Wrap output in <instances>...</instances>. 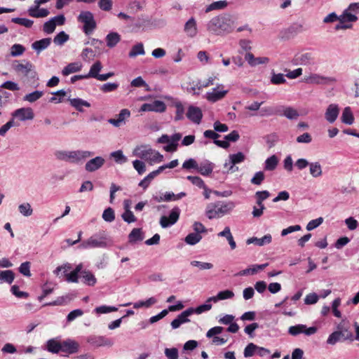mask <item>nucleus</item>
Wrapping results in <instances>:
<instances>
[{"label": "nucleus", "instance_id": "obj_1", "mask_svg": "<svg viewBox=\"0 0 359 359\" xmlns=\"http://www.w3.org/2000/svg\"><path fill=\"white\" fill-rule=\"evenodd\" d=\"M236 18L229 13H223L212 18L207 23V30L216 35L231 33L235 27Z\"/></svg>", "mask_w": 359, "mask_h": 359}, {"label": "nucleus", "instance_id": "obj_2", "mask_svg": "<svg viewBox=\"0 0 359 359\" xmlns=\"http://www.w3.org/2000/svg\"><path fill=\"white\" fill-rule=\"evenodd\" d=\"M55 158L72 164H79L93 156V152L87 150H57L54 153Z\"/></svg>", "mask_w": 359, "mask_h": 359}, {"label": "nucleus", "instance_id": "obj_3", "mask_svg": "<svg viewBox=\"0 0 359 359\" xmlns=\"http://www.w3.org/2000/svg\"><path fill=\"white\" fill-rule=\"evenodd\" d=\"M236 207L233 201L209 203L205 208V215L209 219L220 218L230 213Z\"/></svg>", "mask_w": 359, "mask_h": 359}, {"label": "nucleus", "instance_id": "obj_4", "mask_svg": "<svg viewBox=\"0 0 359 359\" xmlns=\"http://www.w3.org/2000/svg\"><path fill=\"white\" fill-rule=\"evenodd\" d=\"M133 155L147 161L151 165L163 161L162 154L146 144L136 147L133 151Z\"/></svg>", "mask_w": 359, "mask_h": 359}, {"label": "nucleus", "instance_id": "obj_5", "mask_svg": "<svg viewBox=\"0 0 359 359\" xmlns=\"http://www.w3.org/2000/svg\"><path fill=\"white\" fill-rule=\"evenodd\" d=\"M79 22L83 25V31L86 35L90 34L96 28V22L90 11H81L77 17Z\"/></svg>", "mask_w": 359, "mask_h": 359}, {"label": "nucleus", "instance_id": "obj_6", "mask_svg": "<svg viewBox=\"0 0 359 359\" xmlns=\"http://www.w3.org/2000/svg\"><path fill=\"white\" fill-rule=\"evenodd\" d=\"M304 81L311 85H331L337 82L333 76H325L316 73H310L304 76Z\"/></svg>", "mask_w": 359, "mask_h": 359}, {"label": "nucleus", "instance_id": "obj_7", "mask_svg": "<svg viewBox=\"0 0 359 359\" xmlns=\"http://www.w3.org/2000/svg\"><path fill=\"white\" fill-rule=\"evenodd\" d=\"M228 93L229 90L225 89V86L223 84L218 83L216 87L208 91L203 97L208 102L215 103L224 99Z\"/></svg>", "mask_w": 359, "mask_h": 359}, {"label": "nucleus", "instance_id": "obj_8", "mask_svg": "<svg viewBox=\"0 0 359 359\" xmlns=\"http://www.w3.org/2000/svg\"><path fill=\"white\" fill-rule=\"evenodd\" d=\"M107 243L104 237H97L93 236L90 237L88 239L81 242L79 248L80 249H89L95 248H106Z\"/></svg>", "mask_w": 359, "mask_h": 359}, {"label": "nucleus", "instance_id": "obj_9", "mask_svg": "<svg viewBox=\"0 0 359 359\" xmlns=\"http://www.w3.org/2000/svg\"><path fill=\"white\" fill-rule=\"evenodd\" d=\"M180 215V209L175 207L172 209L168 217L162 216L160 218V225L162 228H168L175 224L179 219Z\"/></svg>", "mask_w": 359, "mask_h": 359}, {"label": "nucleus", "instance_id": "obj_10", "mask_svg": "<svg viewBox=\"0 0 359 359\" xmlns=\"http://www.w3.org/2000/svg\"><path fill=\"white\" fill-rule=\"evenodd\" d=\"M12 118H17L20 121H31L34 118V114L30 107H22L15 110L12 114Z\"/></svg>", "mask_w": 359, "mask_h": 359}, {"label": "nucleus", "instance_id": "obj_11", "mask_svg": "<svg viewBox=\"0 0 359 359\" xmlns=\"http://www.w3.org/2000/svg\"><path fill=\"white\" fill-rule=\"evenodd\" d=\"M165 109L166 105L163 101L154 100L149 103L143 104L140 109V111H154L162 113L164 112Z\"/></svg>", "mask_w": 359, "mask_h": 359}, {"label": "nucleus", "instance_id": "obj_12", "mask_svg": "<svg viewBox=\"0 0 359 359\" xmlns=\"http://www.w3.org/2000/svg\"><path fill=\"white\" fill-rule=\"evenodd\" d=\"M316 332V327H310L308 328L305 325L302 324L291 326L288 329V333L292 336H297L301 333L310 336L314 334Z\"/></svg>", "mask_w": 359, "mask_h": 359}, {"label": "nucleus", "instance_id": "obj_13", "mask_svg": "<svg viewBox=\"0 0 359 359\" xmlns=\"http://www.w3.org/2000/svg\"><path fill=\"white\" fill-rule=\"evenodd\" d=\"M13 68L18 74L27 76L33 70L34 66L29 61L23 60L21 62L19 61H15L13 64Z\"/></svg>", "mask_w": 359, "mask_h": 359}, {"label": "nucleus", "instance_id": "obj_14", "mask_svg": "<svg viewBox=\"0 0 359 359\" xmlns=\"http://www.w3.org/2000/svg\"><path fill=\"white\" fill-rule=\"evenodd\" d=\"M87 341L95 348L101 346L111 347L113 345V341L111 339L103 336H90L87 339Z\"/></svg>", "mask_w": 359, "mask_h": 359}, {"label": "nucleus", "instance_id": "obj_15", "mask_svg": "<svg viewBox=\"0 0 359 359\" xmlns=\"http://www.w3.org/2000/svg\"><path fill=\"white\" fill-rule=\"evenodd\" d=\"M294 61L296 64L309 66L315 64V57L311 52H304L297 54L294 57Z\"/></svg>", "mask_w": 359, "mask_h": 359}, {"label": "nucleus", "instance_id": "obj_16", "mask_svg": "<svg viewBox=\"0 0 359 359\" xmlns=\"http://www.w3.org/2000/svg\"><path fill=\"white\" fill-rule=\"evenodd\" d=\"M130 111L128 109H123L117 115V118H109L108 122L114 127L118 128L126 124L127 119L130 116Z\"/></svg>", "mask_w": 359, "mask_h": 359}, {"label": "nucleus", "instance_id": "obj_17", "mask_svg": "<svg viewBox=\"0 0 359 359\" xmlns=\"http://www.w3.org/2000/svg\"><path fill=\"white\" fill-rule=\"evenodd\" d=\"M79 348V344L73 339H68L61 342L60 351L65 353L66 355L77 353Z\"/></svg>", "mask_w": 359, "mask_h": 359}, {"label": "nucleus", "instance_id": "obj_18", "mask_svg": "<svg viewBox=\"0 0 359 359\" xmlns=\"http://www.w3.org/2000/svg\"><path fill=\"white\" fill-rule=\"evenodd\" d=\"M194 313L193 308H189L181 313L175 319L171 322L172 329H177L180 325L185 323H189L190 320L189 316Z\"/></svg>", "mask_w": 359, "mask_h": 359}, {"label": "nucleus", "instance_id": "obj_19", "mask_svg": "<svg viewBox=\"0 0 359 359\" xmlns=\"http://www.w3.org/2000/svg\"><path fill=\"white\" fill-rule=\"evenodd\" d=\"M105 163V159L102 156H96L89 160L85 165V170L88 172L100 169Z\"/></svg>", "mask_w": 359, "mask_h": 359}, {"label": "nucleus", "instance_id": "obj_20", "mask_svg": "<svg viewBox=\"0 0 359 359\" xmlns=\"http://www.w3.org/2000/svg\"><path fill=\"white\" fill-rule=\"evenodd\" d=\"M187 116L191 122L199 124L203 118V113L199 107L190 105L187 112Z\"/></svg>", "mask_w": 359, "mask_h": 359}, {"label": "nucleus", "instance_id": "obj_21", "mask_svg": "<svg viewBox=\"0 0 359 359\" xmlns=\"http://www.w3.org/2000/svg\"><path fill=\"white\" fill-rule=\"evenodd\" d=\"M339 114V107L337 104H330L326 109L325 118L330 123H333Z\"/></svg>", "mask_w": 359, "mask_h": 359}, {"label": "nucleus", "instance_id": "obj_22", "mask_svg": "<svg viewBox=\"0 0 359 359\" xmlns=\"http://www.w3.org/2000/svg\"><path fill=\"white\" fill-rule=\"evenodd\" d=\"M184 32L187 36L194 38L198 34L196 20L194 17L190 18L184 25Z\"/></svg>", "mask_w": 359, "mask_h": 359}, {"label": "nucleus", "instance_id": "obj_23", "mask_svg": "<svg viewBox=\"0 0 359 359\" xmlns=\"http://www.w3.org/2000/svg\"><path fill=\"white\" fill-rule=\"evenodd\" d=\"M214 168V163L205 160L202 161L199 165L198 164L197 170L202 175L208 176L212 172Z\"/></svg>", "mask_w": 359, "mask_h": 359}, {"label": "nucleus", "instance_id": "obj_24", "mask_svg": "<svg viewBox=\"0 0 359 359\" xmlns=\"http://www.w3.org/2000/svg\"><path fill=\"white\" fill-rule=\"evenodd\" d=\"M229 158V163H231L229 171L234 172L238 170V168H234V165L243 162L245 160V156L242 152H238L237 154H230Z\"/></svg>", "mask_w": 359, "mask_h": 359}, {"label": "nucleus", "instance_id": "obj_25", "mask_svg": "<svg viewBox=\"0 0 359 359\" xmlns=\"http://www.w3.org/2000/svg\"><path fill=\"white\" fill-rule=\"evenodd\" d=\"M50 38H44L39 41H34L32 44V48L34 49L37 54H39L41 51L46 49L51 43Z\"/></svg>", "mask_w": 359, "mask_h": 359}, {"label": "nucleus", "instance_id": "obj_26", "mask_svg": "<svg viewBox=\"0 0 359 359\" xmlns=\"http://www.w3.org/2000/svg\"><path fill=\"white\" fill-rule=\"evenodd\" d=\"M233 297H234V293L233 291L229 290H226L219 292L216 296L209 297L207 299V302H213L215 303L219 300H225V299H231Z\"/></svg>", "mask_w": 359, "mask_h": 359}, {"label": "nucleus", "instance_id": "obj_27", "mask_svg": "<svg viewBox=\"0 0 359 359\" xmlns=\"http://www.w3.org/2000/svg\"><path fill=\"white\" fill-rule=\"evenodd\" d=\"M28 13L31 17L40 18L48 16L50 12L46 8H40L37 6H32L28 9Z\"/></svg>", "mask_w": 359, "mask_h": 359}, {"label": "nucleus", "instance_id": "obj_28", "mask_svg": "<svg viewBox=\"0 0 359 359\" xmlns=\"http://www.w3.org/2000/svg\"><path fill=\"white\" fill-rule=\"evenodd\" d=\"M309 168V174L313 178H318L323 175V167L320 162H311Z\"/></svg>", "mask_w": 359, "mask_h": 359}, {"label": "nucleus", "instance_id": "obj_29", "mask_svg": "<svg viewBox=\"0 0 359 359\" xmlns=\"http://www.w3.org/2000/svg\"><path fill=\"white\" fill-rule=\"evenodd\" d=\"M82 68V64L80 62H75L68 64L62 70L63 76H68L71 74L79 72Z\"/></svg>", "mask_w": 359, "mask_h": 359}, {"label": "nucleus", "instance_id": "obj_30", "mask_svg": "<svg viewBox=\"0 0 359 359\" xmlns=\"http://www.w3.org/2000/svg\"><path fill=\"white\" fill-rule=\"evenodd\" d=\"M272 241V237L270 234H266L261 238L257 237H252L247 240L248 244L255 243L258 246H263L266 244H269Z\"/></svg>", "mask_w": 359, "mask_h": 359}, {"label": "nucleus", "instance_id": "obj_31", "mask_svg": "<svg viewBox=\"0 0 359 359\" xmlns=\"http://www.w3.org/2000/svg\"><path fill=\"white\" fill-rule=\"evenodd\" d=\"M15 279V273L11 270L0 271V285H11Z\"/></svg>", "mask_w": 359, "mask_h": 359}, {"label": "nucleus", "instance_id": "obj_32", "mask_svg": "<svg viewBox=\"0 0 359 359\" xmlns=\"http://www.w3.org/2000/svg\"><path fill=\"white\" fill-rule=\"evenodd\" d=\"M70 104L74 107L75 108L76 110L79 111H83V107H90V104L86 101V100H83L81 98H69L68 99Z\"/></svg>", "mask_w": 359, "mask_h": 359}, {"label": "nucleus", "instance_id": "obj_33", "mask_svg": "<svg viewBox=\"0 0 359 359\" xmlns=\"http://www.w3.org/2000/svg\"><path fill=\"white\" fill-rule=\"evenodd\" d=\"M228 2L226 0H221L214 1L205 8V13H209L212 11L222 10L227 7Z\"/></svg>", "mask_w": 359, "mask_h": 359}, {"label": "nucleus", "instance_id": "obj_34", "mask_svg": "<svg viewBox=\"0 0 359 359\" xmlns=\"http://www.w3.org/2000/svg\"><path fill=\"white\" fill-rule=\"evenodd\" d=\"M161 172L158 168L156 170L152 171L148 175H147L142 180L140 181V182L139 183V186L142 187L144 189H146L149 187L152 180L154 179V177H156Z\"/></svg>", "mask_w": 359, "mask_h": 359}, {"label": "nucleus", "instance_id": "obj_35", "mask_svg": "<svg viewBox=\"0 0 359 359\" xmlns=\"http://www.w3.org/2000/svg\"><path fill=\"white\" fill-rule=\"evenodd\" d=\"M46 348L49 352L57 353L61 349V342L56 339H49L46 343Z\"/></svg>", "mask_w": 359, "mask_h": 359}, {"label": "nucleus", "instance_id": "obj_36", "mask_svg": "<svg viewBox=\"0 0 359 359\" xmlns=\"http://www.w3.org/2000/svg\"><path fill=\"white\" fill-rule=\"evenodd\" d=\"M341 121L347 125H352L354 121V117L349 107L344 108L341 117Z\"/></svg>", "mask_w": 359, "mask_h": 359}, {"label": "nucleus", "instance_id": "obj_37", "mask_svg": "<svg viewBox=\"0 0 359 359\" xmlns=\"http://www.w3.org/2000/svg\"><path fill=\"white\" fill-rule=\"evenodd\" d=\"M337 330L341 332V337L343 340H350L352 341L355 339L353 333L351 332L347 327H344L342 323L338 325Z\"/></svg>", "mask_w": 359, "mask_h": 359}, {"label": "nucleus", "instance_id": "obj_38", "mask_svg": "<svg viewBox=\"0 0 359 359\" xmlns=\"http://www.w3.org/2000/svg\"><path fill=\"white\" fill-rule=\"evenodd\" d=\"M121 40V36L117 32H111L106 36L107 45L109 48L114 47Z\"/></svg>", "mask_w": 359, "mask_h": 359}, {"label": "nucleus", "instance_id": "obj_39", "mask_svg": "<svg viewBox=\"0 0 359 359\" xmlns=\"http://www.w3.org/2000/svg\"><path fill=\"white\" fill-rule=\"evenodd\" d=\"M156 302H157V299L155 297H152L147 299L145 301H139V302L134 303L133 308L136 309H140L142 307L149 308L151 306H153L154 304H155Z\"/></svg>", "mask_w": 359, "mask_h": 359}, {"label": "nucleus", "instance_id": "obj_40", "mask_svg": "<svg viewBox=\"0 0 359 359\" xmlns=\"http://www.w3.org/2000/svg\"><path fill=\"white\" fill-rule=\"evenodd\" d=\"M102 65L100 61L95 62L90 67L88 76L89 78H95L97 79L100 76L99 72L102 70Z\"/></svg>", "mask_w": 359, "mask_h": 359}, {"label": "nucleus", "instance_id": "obj_41", "mask_svg": "<svg viewBox=\"0 0 359 359\" xmlns=\"http://www.w3.org/2000/svg\"><path fill=\"white\" fill-rule=\"evenodd\" d=\"M145 54L144 45L142 43H138L133 46L128 53L130 57H135L137 55H144Z\"/></svg>", "mask_w": 359, "mask_h": 359}, {"label": "nucleus", "instance_id": "obj_42", "mask_svg": "<svg viewBox=\"0 0 359 359\" xmlns=\"http://www.w3.org/2000/svg\"><path fill=\"white\" fill-rule=\"evenodd\" d=\"M349 11L348 8L345 10L344 13L339 17L341 23L355 22L358 20L356 15L351 13Z\"/></svg>", "mask_w": 359, "mask_h": 359}, {"label": "nucleus", "instance_id": "obj_43", "mask_svg": "<svg viewBox=\"0 0 359 359\" xmlns=\"http://www.w3.org/2000/svg\"><path fill=\"white\" fill-rule=\"evenodd\" d=\"M110 157L114 158L118 164H123L128 161V158L123 154L121 150H117L110 154Z\"/></svg>", "mask_w": 359, "mask_h": 359}, {"label": "nucleus", "instance_id": "obj_44", "mask_svg": "<svg viewBox=\"0 0 359 359\" xmlns=\"http://www.w3.org/2000/svg\"><path fill=\"white\" fill-rule=\"evenodd\" d=\"M278 163V158L276 155H272L265 161L264 169L266 170H273Z\"/></svg>", "mask_w": 359, "mask_h": 359}, {"label": "nucleus", "instance_id": "obj_45", "mask_svg": "<svg viewBox=\"0 0 359 359\" xmlns=\"http://www.w3.org/2000/svg\"><path fill=\"white\" fill-rule=\"evenodd\" d=\"M20 213L25 217H29L33 214V209L29 203H23L18 205Z\"/></svg>", "mask_w": 359, "mask_h": 359}, {"label": "nucleus", "instance_id": "obj_46", "mask_svg": "<svg viewBox=\"0 0 359 359\" xmlns=\"http://www.w3.org/2000/svg\"><path fill=\"white\" fill-rule=\"evenodd\" d=\"M201 239V235L195 233H190L185 237L184 241L188 245H194L199 243Z\"/></svg>", "mask_w": 359, "mask_h": 359}, {"label": "nucleus", "instance_id": "obj_47", "mask_svg": "<svg viewBox=\"0 0 359 359\" xmlns=\"http://www.w3.org/2000/svg\"><path fill=\"white\" fill-rule=\"evenodd\" d=\"M129 241L135 243L138 241H142L144 237L141 229H133L128 236Z\"/></svg>", "mask_w": 359, "mask_h": 359}, {"label": "nucleus", "instance_id": "obj_48", "mask_svg": "<svg viewBox=\"0 0 359 359\" xmlns=\"http://www.w3.org/2000/svg\"><path fill=\"white\" fill-rule=\"evenodd\" d=\"M69 39V36L64 31L59 32L53 39V42L57 46H62Z\"/></svg>", "mask_w": 359, "mask_h": 359}, {"label": "nucleus", "instance_id": "obj_49", "mask_svg": "<svg viewBox=\"0 0 359 359\" xmlns=\"http://www.w3.org/2000/svg\"><path fill=\"white\" fill-rule=\"evenodd\" d=\"M43 95V91L40 90H35L31 93L27 94L24 97L23 100L25 101L29 102H34L39 99H40Z\"/></svg>", "mask_w": 359, "mask_h": 359}, {"label": "nucleus", "instance_id": "obj_50", "mask_svg": "<svg viewBox=\"0 0 359 359\" xmlns=\"http://www.w3.org/2000/svg\"><path fill=\"white\" fill-rule=\"evenodd\" d=\"M283 115L290 120L297 119L299 116L298 111L290 107H285L283 109Z\"/></svg>", "mask_w": 359, "mask_h": 359}, {"label": "nucleus", "instance_id": "obj_51", "mask_svg": "<svg viewBox=\"0 0 359 359\" xmlns=\"http://www.w3.org/2000/svg\"><path fill=\"white\" fill-rule=\"evenodd\" d=\"M82 278L84 280V283L88 285H94L96 283V278L95 276L89 271H83L82 272Z\"/></svg>", "mask_w": 359, "mask_h": 359}, {"label": "nucleus", "instance_id": "obj_52", "mask_svg": "<svg viewBox=\"0 0 359 359\" xmlns=\"http://www.w3.org/2000/svg\"><path fill=\"white\" fill-rule=\"evenodd\" d=\"M25 51V48L22 45L15 43L11 47L10 54L12 57H18L22 55Z\"/></svg>", "mask_w": 359, "mask_h": 359}, {"label": "nucleus", "instance_id": "obj_53", "mask_svg": "<svg viewBox=\"0 0 359 359\" xmlns=\"http://www.w3.org/2000/svg\"><path fill=\"white\" fill-rule=\"evenodd\" d=\"M270 194L268 191H259L255 193L257 205H264L263 201L268 198Z\"/></svg>", "mask_w": 359, "mask_h": 359}, {"label": "nucleus", "instance_id": "obj_54", "mask_svg": "<svg viewBox=\"0 0 359 359\" xmlns=\"http://www.w3.org/2000/svg\"><path fill=\"white\" fill-rule=\"evenodd\" d=\"M102 219L107 222H111L115 219V213L111 208H107L102 213Z\"/></svg>", "mask_w": 359, "mask_h": 359}, {"label": "nucleus", "instance_id": "obj_55", "mask_svg": "<svg viewBox=\"0 0 359 359\" xmlns=\"http://www.w3.org/2000/svg\"><path fill=\"white\" fill-rule=\"evenodd\" d=\"M12 22L27 28L31 27L34 23L33 20L22 18H14L12 19Z\"/></svg>", "mask_w": 359, "mask_h": 359}, {"label": "nucleus", "instance_id": "obj_56", "mask_svg": "<svg viewBox=\"0 0 359 359\" xmlns=\"http://www.w3.org/2000/svg\"><path fill=\"white\" fill-rule=\"evenodd\" d=\"M191 265L198 267L200 270H209L212 269L213 264L209 262H202L199 261H191Z\"/></svg>", "mask_w": 359, "mask_h": 359}, {"label": "nucleus", "instance_id": "obj_57", "mask_svg": "<svg viewBox=\"0 0 359 359\" xmlns=\"http://www.w3.org/2000/svg\"><path fill=\"white\" fill-rule=\"evenodd\" d=\"M187 179L189 180L194 185L198 187V188H205V184L201 177L198 176L189 175L187 177Z\"/></svg>", "mask_w": 359, "mask_h": 359}, {"label": "nucleus", "instance_id": "obj_58", "mask_svg": "<svg viewBox=\"0 0 359 359\" xmlns=\"http://www.w3.org/2000/svg\"><path fill=\"white\" fill-rule=\"evenodd\" d=\"M341 332L338 330L332 332L327 338V343L330 345H334L341 339Z\"/></svg>", "mask_w": 359, "mask_h": 359}, {"label": "nucleus", "instance_id": "obj_59", "mask_svg": "<svg viewBox=\"0 0 359 359\" xmlns=\"http://www.w3.org/2000/svg\"><path fill=\"white\" fill-rule=\"evenodd\" d=\"M55 96L50 98V102L60 103L62 102V97L66 95V92L64 90H60L53 93Z\"/></svg>", "mask_w": 359, "mask_h": 359}, {"label": "nucleus", "instance_id": "obj_60", "mask_svg": "<svg viewBox=\"0 0 359 359\" xmlns=\"http://www.w3.org/2000/svg\"><path fill=\"white\" fill-rule=\"evenodd\" d=\"M257 345L250 343L244 349L243 355L245 358L252 357L256 353Z\"/></svg>", "mask_w": 359, "mask_h": 359}, {"label": "nucleus", "instance_id": "obj_61", "mask_svg": "<svg viewBox=\"0 0 359 359\" xmlns=\"http://www.w3.org/2000/svg\"><path fill=\"white\" fill-rule=\"evenodd\" d=\"M296 141L299 144H309L312 142V137L310 133H304L297 137Z\"/></svg>", "mask_w": 359, "mask_h": 359}, {"label": "nucleus", "instance_id": "obj_62", "mask_svg": "<svg viewBox=\"0 0 359 359\" xmlns=\"http://www.w3.org/2000/svg\"><path fill=\"white\" fill-rule=\"evenodd\" d=\"M164 353L168 359H177L179 357V352L176 348H166Z\"/></svg>", "mask_w": 359, "mask_h": 359}, {"label": "nucleus", "instance_id": "obj_63", "mask_svg": "<svg viewBox=\"0 0 359 359\" xmlns=\"http://www.w3.org/2000/svg\"><path fill=\"white\" fill-rule=\"evenodd\" d=\"M133 165L134 168L137 170V172L142 175L146 171V165L145 163L140 160H135L133 162Z\"/></svg>", "mask_w": 359, "mask_h": 359}, {"label": "nucleus", "instance_id": "obj_64", "mask_svg": "<svg viewBox=\"0 0 359 359\" xmlns=\"http://www.w3.org/2000/svg\"><path fill=\"white\" fill-rule=\"evenodd\" d=\"M55 27H56V26L55 25L54 22L53 20H51V19H50L48 21L46 22L43 24V31L45 33L50 34H52L55 31Z\"/></svg>", "mask_w": 359, "mask_h": 359}]
</instances>
